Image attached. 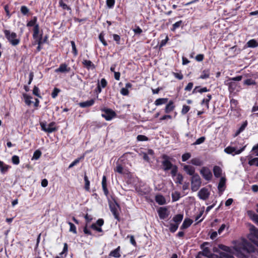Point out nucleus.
Here are the masks:
<instances>
[{"label":"nucleus","mask_w":258,"mask_h":258,"mask_svg":"<svg viewBox=\"0 0 258 258\" xmlns=\"http://www.w3.org/2000/svg\"><path fill=\"white\" fill-rule=\"evenodd\" d=\"M218 247L224 251L219 253L220 258H235L233 255V249L235 250V255L238 258H250L252 253L255 251L253 244L245 240L234 242L233 248L223 244H219Z\"/></svg>","instance_id":"nucleus-1"},{"label":"nucleus","mask_w":258,"mask_h":258,"mask_svg":"<svg viewBox=\"0 0 258 258\" xmlns=\"http://www.w3.org/2000/svg\"><path fill=\"white\" fill-rule=\"evenodd\" d=\"M4 33L6 38L13 46L18 45L20 42V39L18 37L17 34L8 30H5Z\"/></svg>","instance_id":"nucleus-2"},{"label":"nucleus","mask_w":258,"mask_h":258,"mask_svg":"<svg viewBox=\"0 0 258 258\" xmlns=\"http://www.w3.org/2000/svg\"><path fill=\"white\" fill-rule=\"evenodd\" d=\"M202 184V180L198 174L194 175L191 179V189L192 191H197Z\"/></svg>","instance_id":"nucleus-3"},{"label":"nucleus","mask_w":258,"mask_h":258,"mask_svg":"<svg viewBox=\"0 0 258 258\" xmlns=\"http://www.w3.org/2000/svg\"><path fill=\"white\" fill-rule=\"evenodd\" d=\"M39 26L37 24L34 27L33 38L35 39L34 44H38V45H41L43 44L42 42V34H41L39 36Z\"/></svg>","instance_id":"nucleus-4"},{"label":"nucleus","mask_w":258,"mask_h":258,"mask_svg":"<svg viewBox=\"0 0 258 258\" xmlns=\"http://www.w3.org/2000/svg\"><path fill=\"white\" fill-rule=\"evenodd\" d=\"M241 76H238L235 77L231 78L229 79L228 83V89L230 92H233L235 90H237V88L238 87L236 81H240L242 79Z\"/></svg>","instance_id":"nucleus-5"},{"label":"nucleus","mask_w":258,"mask_h":258,"mask_svg":"<svg viewBox=\"0 0 258 258\" xmlns=\"http://www.w3.org/2000/svg\"><path fill=\"white\" fill-rule=\"evenodd\" d=\"M248 238L250 241L258 247V241L255 240V238L258 239V229L254 226H252L250 228Z\"/></svg>","instance_id":"nucleus-6"},{"label":"nucleus","mask_w":258,"mask_h":258,"mask_svg":"<svg viewBox=\"0 0 258 258\" xmlns=\"http://www.w3.org/2000/svg\"><path fill=\"white\" fill-rule=\"evenodd\" d=\"M246 146H244L240 149H238L236 147L228 146L225 148L224 151L228 154H231L233 156L240 154L245 149Z\"/></svg>","instance_id":"nucleus-7"},{"label":"nucleus","mask_w":258,"mask_h":258,"mask_svg":"<svg viewBox=\"0 0 258 258\" xmlns=\"http://www.w3.org/2000/svg\"><path fill=\"white\" fill-rule=\"evenodd\" d=\"M40 126L41 130L45 132L51 133L56 131V128L55 126V122H51L48 125L46 124V122H40Z\"/></svg>","instance_id":"nucleus-8"},{"label":"nucleus","mask_w":258,"mask_h":258,"mask_svg":"<svg viewBox=\"0 0 258 258\" xmlns=\"http://www.w3.org/2000/svg\"><path fill=\"white\" fill-rule=\"evenodd\" d=\"M200 174L207 181L211 180L212 178V173L207 167H203L200 170Z\"/></svg>","instance_id":"nucleus-9"},{"label":"nucleus","mask_w":258,"mask_h":258,"mask_svg":"<svg viewBox=\"0 0 258 258\" xmlns=\"http://www.w3.org/2000/svg\"><path fill=\"white\" fill-rule=\"evenodd\" d=\"M102 111L104 112L102 116L108 121L111 120L116 115L115 112L111 109L105 108L102 109Z\"/></svg>","instance_id":"nucleus-10"},{"label":"nucleus","mask_w":258,"mask_h":258,"mask_svg":"<svg viewBox=\"0 0 258 258\" xmlns=\"http://www.w3.org/2000/svg\"><path fill=\"white\" fill-rule=\"evenodd\" d=\"M163 160L162 161L163 169L164 171H167L172 168L173 165L170 161V159L167 155H163L162 157Z\"/></svg>","instance_id":"nucleus-11"},{"label":"nucleus","mask_w":258,"mask_h":258,"mask_svg":"<svg viewBox=\"0 0 258 258\" xmlns=\"http://www.w3.org/2000/svg\"><path fill=\"white\" fill-rule=\"evenodd\" d=\"M210 196V192L206 187L201 188L198 192L199 198L204 201L206 200Z\"/></svg>","instance_id":"nucleus-12"},{"label":"nucleus","mask_w":258,"mask_h":258,"mask_svg":"<svg viewBox=\"0 0 258 258\" xmlns=\"http://www.w3.org/2000/svg\"><path fill=\"white\" fill-rule=\"evenodd\" d=\"M71 68L68 67V65L63 63L60 64L59 68L55 70V73H68L70 71Z\"/></svg>","instance_id":"nucleus-13"},{"label":"nucleus","mask_w":258,"mask_h":258,"mask_svg":"<svg viewBox=\"0 0 258 258\" xmlns=\"http://www.w3.org/2000/svg\"><path fill=\"white\" fill-rule=\"evenodd\" d=\"M110 211L112 214L114 216V217L115 219H117L118 221L119 220V214L118 212V210L119 208V206L118 204H115L110 206Z\"/></svg>","instance_id":"nucleus-14"},{"label":"nucleus","mask_w":258,"mask_h":258,"mask_svg":"<svg viewBox=\"0 0 258 258\" xmlns=\"http://www.w3.org/2000/svg\"><path fill=\"white\" fill-rule=\"evenodd\" d=\"M183 170L185 171V172L188 175H191L192 176L194 175H195V168L190 165H185L183 166Z\"/></svg>","instance_id":"nucleus-15"},{"label":"nucleus","mask_w":258,"mask_h":258,"mask_svg":"<svg viewBox=\"0 0 258 258\" xmlns=\"http://www.w3.org/2000/svg\"><path fill=\"white\" fill-rule=\"evenodd\" d=\"M82 64L88 70H93L95 68L94 64L90 60L84 59Z\"/></svg>","instance_id":"nucleus-16"},{"label":"nucleus","mask_w":258,"mask_h":258,"mask_svg":"<svg viewBox=\"0 0 258 258\" xmlns=\"http://www.w3.org/2000/svg\"><path fill=\"white\" fill-rule=\"evenodd\" d=\"M95 103V100L93 99L87 100L85 102H80L79 103L80 107L82 108H86L92 106Z\"/></svg>","instance_id":"nucleus-17"},{"label":"nucleus","mask_w":258,"mask_h":258,"mask_svg":"<svg viewBox=\"0 0 258 258\" xmlns=\"http://www.w3.org/2000/svg\"><path fill=\"white\" fill-rule=\"evenodd\" d=\"M168 224H169V225H167L165 226L169 227L170 232L174 233L178 229L179 225H178V224L173 222L172 220L170 221L169 222Z\"/></svg>","instance_id":"nucleus-18"},{"label":"nucleus","mask_w":258,"mask_h":258,"mask_svg":"<svg viewBox=\"0 0 258 258\" xmlns=\"http://www.w3.org/2000/svg\"><path fill=\"white\" fill-rule=\"evenodd\" d=\"M109 256L116 258L120 257V247L118 246L116 248L111 251L109 253Z\"/></svg>","instance_id":"nucleus-19"},{"label":"nucleus","mask_w":258,"mask_h":258,"mask_svg":"<svg viewBox=\"0 0 258 258\" xmlns=\"http://www.w3.org/2000/svg\"><path fill=\"white\" fill-rule=\"evenodd\" d=\"M175 108V106L174 105V103L173 101L170 100L166 105L165 108V112L166 113H169L172 111Z\"/></svg>","instance_id":"nucleus-20"},{"label":"nucleus","mask_w":258,"mask_h":258,"mask_svg":"<svg viewBox=\"0 0 258 258\" xmlns=\"http://www.w3.org/2000/svg\"><path fill=\"white\" fill-rule=\"evenodd\" d=\"M11 166L4 163V162L0 160V171L2 174H5Z\"/></svg>","instance_id":"nucleus-21"},{"label":"nucleus","mask_w":258,"mask_h":258,"mask_svg":"<svg viewBox=\"0 0 258 258\" xmlns=\"http://www.w3.org/2000/svg\"><path fill=\"white\" fill-rule=\"evenodd\" d=\"M102 186L105 195L107 196L108 194V190L107 187L106 177L105 175H104L102 177Z\"/></svg>","instance_id":"nucleus-22"},{"label":"nucleus","mask_w":258,"mask_h":258,"mask_svg":"<svg viewBox=\"0 0 258 258\" xmlns=\"http://www.w3.org/2000/svg\"><path fill=\"white\" fill-rule=\"evenodd\" d=\"M226 183V178L224 177H222L220 178L219 183L218 185V188L219 191H223L224 190Z\"/></svg>","instance_id":"nucleus-23"},{"label":"nucleus","mask_w":258,"mask_h":258,"mask_svg":"<svg viewBox=\"0 0 258 258\" xmlns=\"http://www.w3.org/2000/svg\"><path fill=\"white\" fill-rule=\"evenodd\" d=\"M212 99V95L211 94H208L205 98H204L201 101V104L203 105H206L207 109L209 108V102Z\"/></svg>","instance_id":"nucleus-24"},{"label":"nucleus","mask_w":258,"mask_h":258,"mask_svg":"<svg viewBox=\"0 0 258 258\" xmlns=\"http://www.w3.org/2000/svg\"><path fill=\"white\" fill-rule=\"evenodd\" d=\"M158 214L161 219H164L168 215L167 214V210L165 208H160L158 210Z\"/></svg>","instance_id":"nucleus-25"},{"label":"nucleus","mask_w":258,"mask_h":258,"mask_svg":"<svg viewBox=\"0 0 258 258\" xmlns=\"http://www.w3.org/2000/svg\"><path fill=\"white\" fill-rule=\"evenodd\" d=\"M155 201L159 205H163L166 203L165 198L160 195H158L155 197Z\"/></svg>","instance_id":"nucleus-26"},{"label":"nucleus","mask_w":258,"mask_h":258,"mask_svg":"<svg viewBox=\"0 0 258 258\" xmlns=\"http://www.w3.org/2000/svg\"><path fill=\"white\" fill-rule=\"evenodd\" d=\"M209 90L206 87L201 88L200 86H196L192 91V94H196L198 92L203 93L207 92Z\"/></svg>","instance_id":"nucleus-27"},{"label":"nucleus","mask_w":258,"mask_h":258,"mask_svg":"<svg viewBox=\"0 0 258 258\" xmlns=\"http://www.w3.org/2000/svg\"><path fill=\"white\" fill-rule=\"evenodd\" d=\"M222 169L218 166H215L213 168V173L216 177H219L222 174Z\"/></svg>","instance_id":"nucleus-28"},{"label":"nucleus","mask_w":258,"mask_h":258,"mask_svg":"<svg viewBox=\"0 0 258 258\" xmlns=\"http://www.w3.org/2000/svg\"><path fill=\"white\" fill-rule=\"evenodd\" d=\"M210 76V69H206L202 71L201 75L200 76V79H206L209 78Z\"/></svg>","instance_id":"nucleus-29"},{"label":"nucleus","mask_w":258,"mask_h":258,"mask_svg":"<svg viewBox=\"0 0 258 258\" xmlns=\"http://www.w3.org/2000/svg\"><path fill=\"white\" fill-rule=\"evenodd\" d=\"M192 223V221L190 219H185L184 220L183 222L182 223V224L181 226L180 229H184L187 228L191 225Z\"/></svg>","instance_id":"nucleus-30"},{"label":"nucleus","mask_w":258,"mask_h":258,"mask_svg":"<svg viewBox=\"0 0 258 258\" xmlns=\"http://www.w3.org/2000/svg\"><path fill=\"white\" fill-rule=\"evenodd\" d=\"M167 101L168 98H158L155 100L154 104L156 106H159L166 103Z\"/></svg>","instance_id":"nucleus-31"},{"label":"nucleus","mask_w":258,"mask_h":258,"mask_svg":"<svg viewBox=\"0 0 258 258\" xmlns=\"http://www.w3.org/2000/svg\"><path fill=\"white\" fill-rule=\"evenodd\" d=\"M183 219V215L182 214H178L175 215L173 218L172 221L177 224L178 225L181 222Z\"/></svg>","instance_id":"nucleus-32"},{"label":"nucleus","mask_w":258,"mask_h":258,"mask_svg":"<svg viewBox=\"0 0 258 258\" xmlns=\"http://www.w3.org/2000/svg\"><path fill=\"white\" fill-rule=\"evenodd\" d=\"M248 47L254 48L258 46V42L255 39H251L247 42Z\"/></svg>","instance_id":"nucleus-33"},{"label":"nucleus","mask_w":258,"mask_h":258,"mask_svg":"<svg viewBox=\"0 0 258 258\" xmlns=\"http://www.w3.org/2000/svg\"><path fill=\"white\" fill-rule=\"evenodd\" d=\"M190 163L196 166H201L203 164V162L198 158H192L190 160Z\"/></svg>","instance_id":"nucleus-34"},{"label":"nucleus","mask_w":258,"mask_h":258,"mask_svg":"<svg viewBox=\"0 0 258 258\" xmlns=\"http://www.w3.org/2000/svg\"><path fill=\"white\" fill-rule=\"evenodd\" d=\"M247 125V121L246 120L243 122V123L241 124V125L240 126L238 130L236 131V135L237 136L240 134L241 132H242L245 130Z\"/></svg>","instance_id":"nucleus-35"},{"label":"nucleus","mask_w":258,"mask_h":258,"mask_svg":"<svg viewBox=\"0 0 258 258\" xmlns=\"http://www.w3.org/2000/svg\"><path fill=\"white\" fill-rule=\"evenodd\" d=\"M183 22L181 20L176 22V23L173 24L172 27L171 28V30L172 31H175L176 29L181 26Z\"/></svg>","instance_id":"nucleus-36"},{"label":"nucleus","mask_w":258,"mask_h":258,"mask_svg":"<svg viewBox=\"0 0 258 258\" xmlns=\"http://www.w3.org/2000/svg\"><path fill=\"white\" fill-rule=\"evenodd\" d=\"M105 34L103 32H101L99 35V39L105 46L107 45V43L104 39Z\"/></svg>","instance_id":"nucleus-37"},{"label":"nucleus","mask_w":258,"mask_h":258,"mask_svg":"<svg viewBox=\"0 0 258 258\" xmlns=\"http://www.w3.org/2000/svg\"><path fill=\"white\" fill-rule=\"evenodd\" d=\"M84 156H83L82 157H80L79 158L76 159L71 164H70V165L69 166V169L72 168L74 166L76 165L77 164H78L80 162V161L81 159H84Z\"/></svg>","instance_id":"nucleus-38"},{"label":"nucleus","mask_w":258,"mask_h":258,"mask_svg":"<svg viewBox=\"0 0 258 258\" xmlns=\"http://www.w3.org/2000/svg\"><path fill=\"white\" fill-rule=\"evenodd\" d=\"M206 140V138L205 137H201L200 138L198 139L194 143H193L191 145L195 146L200 145L203 143Z\"/></svg>","instance_id":"nucleus-39"},{"label":"nucleus","mask_w":258,"mask_h":258,"mask_svg":"<svg viewBox=\"0 0 258 258\" xmlns=\"http://www.w3.org/2000/svg\"><path fill=\"white\" fill-rule=\"evenodd\" d=\"M59 6L61 7L63 10H67L68 11H71V8L63 3V0H59Z\"/></svg>","instance_id":"nucleus-40"},{"label":"nucleus","mask_w":258,"mask_h":258,"mask_svg":"<svg viewBox=\"0 0 258 258\" xmlns=\"http://www.w3.org/2000/svg\"><path fill=\"white\" fill-rule=\"evenodd\" d=\"M68 224L70 225L69 231L74 234H76L77 232L76 226L71 222H68Z\"/></svg>","instance_id":"nucleus-41"},{"label":"nucleus","mask_w":258,"mask_h":258,"mask_svg":"<svg viewBox=\"0 0 258 258\" xmlns=\"http://www.w3.org/2000/svg\"><path fill=\"white\" fill-rule=\"evenodd\" d=\"M248 214L251 217L252 220L258 225V215L252 213L251 211L248 212Z\"/></svg>","instance_id":"nucleus-42"},{"label":"nucleus","mask_w":258,"mask_h":258,"mask_svg":"<svg viewBox=\"0 0 258 258\" xmlns=\"http://www.w3.org/2000/svg\"><path fill=\"white\" fill-rule=\"evenodd\" d=\"M248 214L251 217L252 220L258 225V215L252 213L251 211L248 212Z\"/></svg>","instance_id":"nucleus-43"},{"label":"nucleus","mask_w":258,"mask_h":258,"mask_svg":"<svg viewBox=\"0 0 258 258\" xmlns=\"http://www.w3.org/2000/svg\"><path fill=\"white\" fill-rule=\"evenodd\" d=\"M23 96H24V98L25 99V102L26 103V104L28 105H30L32 102L31 100V99H32V97L30 96L26 95V94H24Z\"/></svg>","instance_id":"nucleus-44"},{"label":"nucleus","mask_w":258,"mask_h":258,"mask_svg":"<svg viewBox=\"0 0 258 258\" xmlns=\"http://www.w3.org/2000/svg\"><path fill=\"white\" fill-rule=\"evenodd\" d=\"M248 164L250 166L255 165L258 167V158H254L248 161Z\"/></svg>","instance_id":"nucleus-45"},{"label":"nucleus","mask_w":258,"mask_h":258,"mask_svg":"<svg viewBox=\"0 0 258 258\" xmlns=\"http://www.w3.org/2000/svg\"><path fill=\"white\" fill-rule=\"evenodd\" d=\"M71 44L72 48V52H73L74 56H76L78 55V51L76 48L75 43L74 41H71Z\"/></svg>","instance_id":"nucleus-46"},{"label":"nucleus","mask_w":258,"mask_h":258,"mask_svg":"<svg viewBox=\"0 0 258 258\" xmlns=\"http://www.w3.org/2000/svg\"><path fill=\"white\" fill-rule=\"evenodd\" d=\"M238 104V101L237 100L232 99L230 100V107L231 109H235L236 108V106Z\"/></svg>","instance_id":"nucleus-47"},{"label":"nucleus","mask_w":258,"mask_h":258,"mask_svg":"<svg viewBox=\"0 0 258 258\" xmlns=\"http://www.w3.org/2000/svg\"><path fill=\"white\" fill-rule=\"evenodd\" d=\"M107 84L106 80L104 78H103L101 80L100 82L98 81L97 85L102 88H104L106 86Z\"/></svg>","instance_id":"nucleus-48"},{"label":"nucleus","mask_w":258,"mask_h":258,"mask_svg":"<svg viewBox=\"0 0 258 258\" xmlns=\"http://www.w3.org/2000/svg\"><path fill=\"white\" fill-rule=\"evenodd\" d=\"M84 180L85 182V188L86 190L89 191L90 189V181L86 175L84 176Z\"/></svg>","instance_id":"nucleus-49"},{"label":"nucleus","mask_w":258,"mask_h":258,"mask_svg":"<svg viewBox=\"0 0 258 258\" xmlns=\"http://www.w3.org/2000/svg\"><path fill=\"white\" fill-rule=\"evenodd\" d=\"M170 169L172 176L173 177L176 176L177 175V167L176 165H173Z\"/></svg>","instance_id":"nucleus-50"},{"label":"nucleus","mask_w":258,"mask_h":258,"mask_svg":"<svg viewBox=\"0 0 258 258\" xmlns=\"http://www.w3.org/2000/svg\"><path fill=\"white\" fill-rule=\"evenodd\" d=\"M191 157V154L190 153H186L182 155L181 159L183 162H185Z\"/></svg>","instance_id":"nucleus-51"},{"label":"nucleus","mask_w":258,"mask_h":258,"mask_svg":"<svg viewBox=\"0 0 258 258\" xmlns=\"http://www.w3.org/2000/svg\"><path fill=\"white\" fill-rule=\"evenodd\" d=\"M190 108L189 106H187L186 105H183L182 106L181 111V113L182 114H185L189 111V110H190Z\"/></svg>","instance_id":"nucleus-52"},{"label":"nucleus","mask_w":258,"mask_h":258,"mask_svg":"<svg viewBox=\"0 0 258 258\" xmlns=\"http://www.w3.org/2000/svg\"><path fill=\"white\" fill-rule=\"evenodd\" d=\"M256 84L254 80H252V79H247L245 80L244 82V84L246 85H255Z\"/></svg>","instance_id":"nucleus-53"},{"label":"nucleus","mask_w":258,"mask_h":258,"mask_svg":"<svg viewBox=\"0 0 258 258\" xmlns=\"http://www.w3.org/2000/svg\"><path fill=\"white\" fill-rule=\"evenodd\" d=\"M183 180V176L181 174H177L175 179V182L179 184H181Z\"/></svg>","instance_id":"nucleus-54"},{"label":"nucleus","mask_w":258,"mask_h":258,"mask_svg":"<svg viewBox=\"0 0 258 258\" xmlns=\"http://www.w3.org/2000/svg\"><path fill=\"white\" fill-rule=\"evenodd\" d=\"M12 161L14 164L18 165L20 162L19 157L17 155H14L12 157Z\"/></svg>","instance_id":"nucleus-55"},{"label":"nucleus","mask_w":258,"mask_h":258,"mask_svg":"<svg viewBox=\"0 0 258 258\" xmlns=\"http://www.w3.org/2000/svg\"><path fill=\"white\" fill-rule=\"evenodd\" d=\"M41 155V152L39 150H36L33 154V159L37 160L40 158Z\"/></svg>","instance_id":"nucleus-56"},{"label":"nucleus","mask_w":258,"mask_h":258,"mask_svg":"<svg viewBox=\"0 0 258 258\" xmlns=\"http://www.w3.org/2000/svg\"><path fill=\"white\" fill-rule=\"evenodd\" d=\"M137 139L138 141H148V138L144 135H140L137 137Z\"/></svg>","instance_id":"nucleus-57"},{"label":"nucleus","mask_w":258,"mask_h":258,"mask_svg":"<svg viewBox=\"0 0 258 258\" xmlns=\"http://www.w3.org/2000/svg\"><path fill=\"white\" fill-rule=\"evenodd\" d=\"M60 90L57 88H55L52 92L51 93V97L53 98H56V97L58 95V94L59 93Z\"/></svg>","instance_id":"nucleus-58"},{"label":"nucleus","mask_w":258,"mask_h":258,"mask_svg":"<svg viewBox=\"0 0 258 258\" xmlns=\"http://www.w3.org/2000/svg\"><path fill=\"white\" fill-rule=\"evenodd\" d=\"M114 171L119 173L122 174L123 173V168L121 165L118 164L116 166Z\"/></svg>","instance_id":"nucleus-59"},{"label":"nucleus","mask_w":258,"mask_h":258,"mask_svg":"<svg viewBox=\"0 0 258 258\" xmlns=\"http://www.w3.org/2000/svg\"><path fill=\"white\" fill-rule=\"evenodd\" d=\"M113 40L116 42V44H120V37L116 34H114L112 35Z\"/></svg>","instance_id":"nucleus-60"},{"label":"nucleus","mask_w":258,"mask_h":258,"mask_svg":"<svg viewBox=\"0 0 258 258\" xmlns=\"http://www.w3.org/2000/svg\"><path fill=\"white\" fill-rule=\"evenodd\" d=\"M172 200L173 201H177L180 198V194L178 192H175L172 195Z\"/></svg>","instance_id":"nucleus-61"},{"label":"nucleus","mask_w":258,"mask_h":258,"mask_svg":"<svg viewBox=\"0 0 258 258\" xmlns=\"http://www.w3.org/2000/svg\"><path fill=\"white\" fill-rule=\"evenodd\" d=\"M115 4V0H106V5L109 8H112Z\"/></svg>","instance_id":"nucleus-62"},{"label":"nucleus","mask_w":258,"mask_h":258,"mask_svg":"<svg viewBox=\"0 0 258 258\" xmlns=\"http://www.w3.org/2000/svg\"><path fill=\"white\" fill-rule=\"evenodd\" d=\"M83 231H84V233L86 235H92V232L90 231V230L88 228L87 224H86L85 226L84 227Z\"/></svg>","instance_id":"nucleus-63"},{"label":"nucleus","mask_w":258,"mask_h":258,"mask_svg":"<svg viewBox=\"0 0 258 258\" xmlns=\"http://www.w3.org/2000/svg\"><path fill=\"white\" fill-rule=\"evenodd\" d=\"M39 92V89L37 87L34 86L33 89V94L38 97H41Z\"/></svg>","instance_id":"nucleus-64"}]
</instances>
